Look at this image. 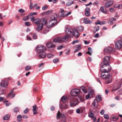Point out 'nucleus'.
Listing matches in <instances>:
<instances>
[{
    "instance_id": "obj_58",
    "label": "nucleus",
    "mask_w": 122,
    "mask_h": 122,
    "mask_svg": "<svg viewBox=\"0 0 122 122\" xmlns=\"http://www.w3.org/2000/svg\"><path fill=\"white\" fill-rule=\"evenodd\" d=\"M68 113L70 114H71L73 112V111L72 110H69L68 111Z\"/></svg>"
},
{
    "instance_id": "obj_41",
    "label": "nucleus",
    "mask_w": 122,
    "mask_h": 122,
    "mask_svg": "<svg viewBox=\"0 0 122 122\" xmlns=\"http://www.w3.org/2000/svg\"><path fill=\"white\" fill-rule=\"evenodd\" d=\"M94 113L92 112H90L88 114L89 117L91 118H92L94 117Z\"/></svg>"
},
{
    "instance_id": "obj_54",
    "label": "nucleus",
    "mask_w": 122,
    "mask_h": 122,
    "mask_svg": "<svg viewBox=\"0 0 122 122\" xmlns=\"http://www.w3.org/2000/svg\"><path fill=\"white\" fill-rule=\"evenodd\" d=\"M67 100H61V101L63 103H65L66 104V103L67 102Z\"/></svg>"
},
{
    "instance_id": "obj_31",
    "label": "nucleus",
    "mask_w": 122,
    "mask_h": 122,
    "mask_svg": "<svg viewBox=\"0 0 122 122\" xmlns=\"http://www.w3.org/2000/svg\"><path fill=\"white\" fill-rule=\"evenodd\" d=\"M19 109L18 107H15L13 109L14 112L15 113H17L19 111Z\"/></svg>"
},
{
    "instance_id": "obj_19",
    "label": "nucleus",
    "mask_w": 122,
    "mask_h": 122,
    "mask_svg": "<svg viewBox=\"0 0 122 122\" xmlns=\"http://www.w3.org/2000/svg\"><path fill=\"white\" fill-rule=\"evenodd\" d=\"M90 9L89 8L87 7L85 10V15L87 16H88L90 15L89 11L90 10Z\"/></svg>"
},
{
    "instance_id": "obj_53",
    "label": "nucleus",
    "mask_w": 122,
    "mask_h": 122,
    "mask_svg": "<svg viewBox=\"0 0 122 122\" xmlns=\"http://www.w3.org/2000/svg\"><path fill=\"white\" fill-rule=\"evenodd\" d=\"M30 9H31L33 7V4L31 3V0H30Z\"/></svg>"
},
{
    "instance_id": "obj_29",
    "label": "nucleus",
    "mask_w": 122,
    "mask_h": 122,
    "mask_svg": "<svg viewBox=\"0 0 122 122\" xmlns=\"http://www.w3.org/2000/svg\"><path fill=\"white\" fill-rule=\"evenodd\" d=\"M99 29V27L98 26H95L94 28V33H96L98 31Z\"/></svg>"
},
{
    "instance_id": "obj_17",
    "label": "nucleus",
    "mask_w": 122,
    "mask_h": 122,
    "mask_svg": "<svg viewBox=\"0 0 122 122\" xmlns=\"http://www.w3.org/2000/svg\"><path fill=\"white\" fill-rule=\"evenodd\" d=\"M8 84V82L7 80H5L1 81V86L4 87H6Z\"/></svg>"
},
{
    "instance_id": "obj_57",
    "label": "nucleus",
    "mask_w": 122,
    "mask_h": 122,
    "mask_svg": "<svg viewBox=\"0 0 122 122\" xmlns=\"http://www.w3.org/2000/svg\"><path fill=\"white\" fill-rule=\"evenodd\" d=\"M99 36V34L98 33H97L96 34H95L94 36V37H95L97 38H98Z\"/></svg>"
},
{
    "instance_id": "obj_61",
    "label": "nucleus",
    "mask_w": 122,
    "mask_h": 122,
    "mask_svg": "<svg viewBox=\"0 0 122 122\" xmlns=\"http://www.w3.org/2000/svg\"><path fill=\"white\" fill-rule=\"evenodd\" d=\"M110 11L111 12H113L114 11V10L113 8H111L110 9Z\"/></svg>"
},
{
    "instance_id": "obj_20",
    "label": "nucleus",
    "mask_w": 122,
    "mask_h": 122,
    "mask_svg": "<svg viewBox=\"0 0 122 122\" xmlns=\"http://www.w3.org/2000/svg\"><path fill=\"white\" fill-rule=\"evenodd\" d=\"M60 107L61 109H65L68 108V107L66 104H60Z\"/></svg>"
},
{
    "instance_id": "obj_62",
    "label": "nucleus",
    "mask_w": 122,
    "mask_h": 122,
    "mask_svg": "<svg viewBox=\"0 0 122 122\" xmlns=\"http://www.w3.org/2000/svg\"><path fill=\"white\" fill-rule=\"evenodd\" d=\"M88 51L89 52H92V49L90 47H88Z\"/></svg>"
},
{
    "instance_id": "obj_6",
    "label": "nucleus",
    "mask_w": 122,
    "mask_h": 122,
    "mask_svg": "<svg viewBox=\"0 0 122 122\" xmlns=\"http://www.w3.org/2000/svg\"><path fill=\"white\" fill-rule=\"evenodd\" d=\"M54 19L50 20L48 23V27H52L56 25L57 21L56 20V17L53 16Z\"/></svg>"
},
{
    "instance_id": "obj_24",
    "label": "nucleus",
    "mask_w": 122,
    "mask_h": 122,
    "mask_svg": "<svg viewBox=\"0 0 122 122\" xmlns=\"http://www.w3.org/2000/svg\"><path fill=\"white\" fill-rule=\"evenodd\" d=\"M14 92V90H12L10 92V93L8 94V95L7 97V98H8V97H10V98H12L14 97L15 96V94H13L11 96V94H12L13 92Z\"/></svg>"
},
{
    "instance_id": "obj_56",
    "label": "nucleus",
    "mask_w": 122,
    "mask_h": 122,
    "mask_svg": "<svg viewBox=\"0 0 122 122\" xmlns=\"http://www.w3.org/2000/svg\"><path fill=\"white\" fill-rule=\"evenodd\" d=\"M29 112L28 109V108H26L24 111V113L25 114Z\"/></svg>"
},
{
    "instance_id": "obj_43",
    "label": "nucleus",
    "mask_w": 122,
    "mask_h": 122,
    "mask_svg": "<svg viewBox=\"0 0 122 122\" xmlns=\"http://www.w3.org/2000/svg\"><path fill=\"white\" fill-rule=\"evenodd\" d=\"M54 55L51 54H49L47 55V57L48 58H52L54 57Z\"/></svg>"
},
{
    "instance_id": "obj_15",
    "label": "nucleus",
    "mask_w": 122,
    "mask_h": 122,
    "mask_svg": "<svg viewBox=\"0 0 122 122\" xmlns=\"http://www.w3.org/2000/svg\"><path fill=\"white\" fill-rule=\"evenodd\" d=\"M112 77L109 73L107 74V84L111 82L112 81Z\"/></svg>"
},
{
    "instance_id": "obj_4",
    "label": "nucleus",
    "mask_w": 122,
    "mask_h": 122,
    "mask_svg": "<svg viewBox=\"0 0 122 122\" xmlns=\"http://www.w3.org/2000/svg\"><path fill=\"white\" fill-rule=\"evenodd\" d=\"M69 36V35H67L63 37H58L56 39H54L53 40V42L55 43H56L57 42H62L66 40H68Z\"/></svg>"
},
{
    "instance_id": "obj_51",
    "label": "nucleus",
    "mask_w": 122,
    "mask_h": 122,
    "mask_svg": "<svg viewBox=\"0 0 122 122\" xmlns=\"http://www.w3.org/2000/svg\"><path fill=\"white\" fill-rule=\"evenodd\" d=\"M112 119H113L114 121H116L118 120V117L117 116H116L113 117H112Z\"/></svg>"
},
{
    "instance_id": "obj_21",
    "label": "nucleus",
    "mask_w": 122,
    "mask_h": 122,
    "mask_svg": "<svg viewBox=\"0 0 122 122\" xmlns=\"http://www.w3.org/2000/svg\"><path fill=\"white\" fill-rule=\"evenodd\" d=\"M33 109H32V111L33 112V114L34 115H36V114L37 112L36 111V109H37V108L36 107V105H35L33 106Z\"/></svg>"
},
{
    "instance_id": "obj_28",
    "label": "nucleus",
    "mask_w": 122,
    "mask_h": 122,
    "mask_svg": "<svg viewBox=\"0 0 122 122\" xmlns=\"http://www.w3.org/2000/svg\"><path fill=\"white\" fill-rule=\"evenodd\" d=\"M58 15L60 17H65L66 16V14L65 13H59L58 14Z\"/></svg>"
},
{
    "instance_id": "obj_38",
    "label": "nucleus",
    "mask_w": 122,
    "mask_h": 122,
    "mask_svg": "<svg viewBox=\"0 0 122 122\" xmlns=\"http://www.w3.org/2000/svg\"><path fill=\"white\" fill-rule=\"evenodd\" d=\"M70 98V97H69V96H68V97L64 95L61 97V99H68Z\"/></svg>"
},
{
    "instance_id": "obj_3",
    "label": "nucleus",
    "mask_w": 122,
    "mask_h": 122,
    "mask_svg": "<svg viewBox=\"0 0 122 122\" xmlns=\"http://www.w3.org/2000/svg\"><path fill=\"white\" fill-rule=\"evenodd\" d=\"M81 93L80 90L77 89H75L71 91V93L72 96L77 97L79 99H83V98L80 94Z\"/></svg>"
},
{
    "instance_id": "obj_13",
    "label": "nucleus",
    "mask_w": 122,
    "mask_h": 122,
    "mask_svg": "<svg viewBox=\"0 0 122 122\" xmlns=\"http://www.w3.org/2000/svg\"><path fill=\"white\" fill-rule=\"evenodd\" d=\"M101 100H94L92 103V107H96L98 105V102L101 101Z\"/></svg>"
},
{
    "instance_id": "obj_55",
    "label": "nucleus",
    "mask_w": 122,
    "mask_h": 122,
    "mask_svg": "<svg viewBox=\"0 0 122 122\" xmlns=\"http://www.w3.org/2000/svg\"><path fill=\"white\" fill-rule=\"evenodd\" d=\"M48 8V7L46 5H45L44 6L42 7V9L43 10H45V9H47Z\"/></svg>"
},
{
    "instance_id": "obj_32",
    "label": "nucleus",
    "mask_w": 122,
    "mask_h": 122,
    "mask_svg": "<svg viewBox=\"0 0 122 122\" xmlns=\"http://www.w3.org/2000/svg\"><path fill=\"white\" fill-rule=\"evenodd\" d=\"M112 58L111 57L107 56V61L108 62V63L110 62L112 60Z\"/></svg>"
},
{
    "instance_id": "obj_26",
    "label": "nucleus",
    "mask_w": 122,
    "mask_h": 122,
    "mask_svg": "<svg viewBox=\"0 0 122 122\" xmlns=\"http://www.w3.org/2000/svg\"><path fill=\"white\" fill-rule=\"evenodd\" d=\"M76 49L74 51V52H78L80 50L81 48V47L80 45H77L76 46Z\"/></svg>"
},
{
    "instance_id": "obj_35",
    "label": "nucleus",
    "mask_w": 122,
    "mask_h": 122,
    "mask_svg": "<svg viewBox=\"0 0 122 122\" xmlns=\"http://www.w3.org/2000/svg\"><path fill=\"white\" fill-rule=\"evenodd\" d=\"M31 68V67L30 66H26L25 68V70L26 71H28L30 70Z\"/></svg>"
},
{
    "instance_id": "obj_22",
    "label": "nucleus",
    "mask_w": 122,
    "mask_h": 122,
    "mask_svg": "<svg viewBox=\"0 0 122 122\" xmlns=\"http://www.w3.org/2000/svg\"><path fill=\"white\" fill-rule=\"evenodd\" d=\"M94 93V92L93 91H91L90 92L88 93V95H86V99H87L89 98L91 95H92Z\"/></svg>"
},
{
    "instance_id": "obj_39",
    "label": "nucleus",
    "mask_w": 122,
    "mask_h": 122,
    "mask_svg": "<svg viewBox=\"0 0 122 122\" xmlns=\"http://www.w3.org/2000/svg\"><path fill=\"white\" fill-rule=\"evenodd\" d=\"M52 11V10H51L45 11L44 12V14L45 15H47L50 14L51 13Z\"/></svg>"
},
{
    "instance_id": "obj_34",
    "label": "nucleus",
    "mask_w": 122,
    "mask_h": 122,
    "mask_svg": "<svg viewBox=\"0 0 122 122\" xmlns=\"http://www.w3.org/2000/svg\"><path fill=\"white\" fill-rule=\"evenodd\" d=\"M74 2L73 1H72V2L71 1H68V2L66 3V5L67 6H70L71 4H73Z\"/></svg>"
},
{
    "instance_id": "obj_49",
    "label": "nucleus",
    "mask_w": 122,
    "mask_h": 122,
    "mask_svg": "<svg viewBox=\"0 0 122 122\" xmlns=\"http://www.w3.org/2000/svg\"><path fill=\"white\" fill-rule=\"evenodd\" d=\"M107 49L106 48L104 49V50L103 51V52L102 53V54L104 55H105L107 54Z\"/></svg>"
},
{
    "instance_id": "obj_14",
    "label": "nucleus",
    "mask_w": 122,
    "mask_h": 122,
    "mask_svg": "<svg viewBox=\"0 0 122 122\" xmlns=\"http://www.w3.org/2000/svg\"><path fill=\"white\" fill-rule=\"evenodd\" d=\"M122 84L119 83L116 85L114 86L113 87V91H116L121 86Z\"/></svg>"
},
{
    "instance_id": "obj_16",
    "label": "nucleus",
    "mask_w": 122,
    "mask_h": 122,
    "mask_svg": "<svg viewBox=\"0 0 122 122\" xmlns=\"http://www.w3.org/2000/svg\"><path fill=\"white\" fill-rule=\"evenodd\" d=\"M46 46L49 48H54L55 46V45L51 42H48L46 44Z\"/></svg>"
},
{
    "instance_id": "obj_9",
    "label": "nucleus",
    "mask_w": 122,
    "mask_h": 122,
    "mask_svg": "<svg viewBox=\"0 0 122 122\" xmlns=\"http://www.w3.org/2000/svg\"><path fill=\"white\" fill-rule=\"evenodd\" d=\"M65 28L66 33V36L69 35V38L70 37V35L72 34L73 32L74 31L73 29H72L71 28L69 27H66Z\"/></svg>"
},
{
    "instance_id": "obj_2",
    "label": "nucleus",
    "mask_w": 122,
    "mask_h": 122,
    "mask_svg": "<svg viewBox=\"0 0 122 122\" xmlns=\"http://www.w3.org/2000/svg\"><path fill=\"white\" fill-rule=\"evenodd\" d=\"M107 56H105L104 58V61H103L100 64L101 67L100 69L101 71H102V73L101 74V77L103 79L107 78V75L105 74V73L107 72L106 69H103V68L106 67L107 66Z\"/></svg>"
},
{
    "instance_id": "obj_8",
    "label": "nucleus",
    "mask_w": 122,
    "mask_h": 122,
    "mask_svg": "<svg viewBox=\"0 0 122 122\" xmlns=\"http://www.w3.org/2000/svg\"><path fill=\"white\" fill-rule=\"evenodd\" d=\"M56 117L57 119H59L60 117L62 118L63 119V120H61L62 122H65L66 117L64 114H61L60 113L59 111H58L56 115Z\"/></svg>"
},
{
    "instance_id": "obj_40",
    "label": "nucleus",
    "mask_w": 122,
    "mask_h": 122,
    "mask_svg": "<svg viewBox=\"0 0 122 122\" xmlns=\"http://www.w3.org/2000/svg\"><path fill=\"white\" fill-rule=\"evenodd\" d=\"M59 59L58 58H56L54 59L53 60V61L54 63H56L59 62Z\"/></svg>"
},
{
    "instance_id": "obj_42",
    "label": "nucleus",
    "mask_w": 122,
    "mask_h": 122,
    "mask_svg": "<svg viewBox=\"0 0 122 122\" xmlns=\"http://www.w3.org/2000/svg\"><path fill=\"white\" fill-rule=\"evenodd\" d=\"M28 19L29 17L28 16H25L23 18V20L24 21L27 20Z\"/></svg>"
},
{
    "instance_id": "obj_45",
    "label": "nucleus",
    "mask_w": 122,
    "mask_h": 122,
    "mask_svg": "<svg viewBox=\"0 0 122 122\" xmlns=\"http://www.w3.org/2000/svg\"><path fill=\"white\" fill-rule=\"evenodd\" d=\"M36 19L35 18V17L33 16H31L30 17V19L33 22H34L35 21Z\"/></svg>"
},
{
    "instance_id": "obj_60",
    "label": "nucleus",
    "mask_w": 122,
    "mask_h": 122,
    "mask_svg": "<svg viewBox=\"0 0 122 122\" xmlns=\"http://www.w3.org/2000/svg\"><path fill=\"white\" fill-rule=\"evenodd\" d=\"M63 47L62 45H61L60 46H58L57 47V49L58 50H60Z\"/></svg>"
},
{
    "instance_id": "obj_1",
    "label": "nucleus",
    "mask_w": 122,
    "mask_h": 122,
    "mask_svg": "<svg viewBox=\"0 0 122 122\" xmlns=\"http://www.w3.org/2000/svg\"><path fill=\"white\" fill-rule=\"evenodd\" d=\"M37 51L38 52V54L40 58H44L46 56L44 51L46 50V47L42 45H38L36 47Z\"/></svg>"
},
{
    "instance_id": "obj_7",
    "label": "nucleus",
    "mask_w": 122,
    "mask_h": 122,
    "mask_svg": "<svg viewBox=\"0 0 122 122\" xmlns=\"http://www.w3.org/2000/svg\"><path fill=\"white\" fill-rule=\"evenodd\" d=\"M72 101H71L70 102V106L71 107H74L79 103L80 101L83 102L85 100H72Z\"/></svg>"
},
{
    "instance_id": "obj_18",
    "label": "nucleus",
    "mask_w": 122,
    "mask_h": 122,
    "mask_svg": "<svg viewBox=\"0 0 122 122\" xmlns=\"http://www.w3.org/2000/svg\"><path fill=\"white\" fill-rule=\"evenodd\" d=\"M115 51V49L114 48H112L110 47H107V52L113 53Z\"/></svg>"
},
{
    "instance_id": "obj_36",
    "label": "nucleus",
    "mask_w": 122,
    "mask_h": 122,
    "mask_svg": "<svg viewBox=\"0 0 122 122\" xmlns=\"http://www.w3.org/2000/svg\"><path fill=\"white\" fill-rule=\"evenodd\" d=\"M17 119L18 121L20 122L22 119V116L20 115H19L17 117Z\"/></svg>"
},
{
    "instance_id": "obj_47",
    "label": "nucleus",
    "mask_w": 122,
    "mask_h": 122,
    "mask_svg": "<svg viewBox=\"0 0 122 122\" xmlns=\"http://www.w3.org/2000/svg\"><path fill=\"white\" fill-rule=\"evenodd\" d=\"M96 99H102V98L101 95H98L96 96Z\"/></svg>"
},
{
    "instance_id": "obj_52",
    "label": "nucleus",
    "mask_w": 122,
    "mask_h": 122,
    "mask_svg": "<svg viewBox=\"0 0 122 122\" xmlns=\"http://www.w3.org/2000/svg\"><path fill=\"white\" fill-rule=\"evenodd\" d=\"M18 12L21 13H23L25 12V10L22 9H20L18 10Z\"/></svg>"
},
{
    "instance_id": "obj_33",
    "label": "nucleus",
    "mask_w": 122,
    "mask_h": 122,
    "mask_svg": "<svg viewBox=\"0 0 122 122\" xmlns=\"http://www.w3.org/2000/svg\"><path fill=\"white\" fill-rule=\"evenodd\" d=\"M84 29L83 27L81 26H79L78 28V30L80 31H82Z\"/></svg>"
},
{
    "instance_id": "obj_37",
    "label": "nucleus",
    "mask_w": 122,
    "mask_h": 122,
    "mask_svg": "<svg viewBox=\"0 0 122 122\" xmlns=\"http://www.w3.org/2000/svg\"><path fill=\"white\" fill-rule=\"evenodd\" d=\"M10 118L9 116L8 115H6L4 116L3 119L5 120H7Z\"/></svg>"
},
{
    "instance_id": "obj_23",
    "label": "nucleus",
    "mask_w": 122,
    "mask_h": 122,
    "mask_svg": "<svg viewBox=\"0 0 122 122\" xmlns=\"http://www.w3.org/2000/svg\"><path fill=\"white\" fill-rule=\"evenodd\" d=\"M113 0H110L107 2V7L111 6L113 4Z\"/></svg>"
},
{
    "instance_id": "obj_50",
    "label": "nucleus",
    "mask_w": 122,
    "mask_h": 122,
    "mask_svg": "<svg viewBox=\"0 0 122 122\" xmlns=\"http://www.w3.org/2000/svg\"><path fill=\"white\" fill-rule=\"evenodd\" d=\"M37 13L36 12L30 13L29 15V16H32L34 15H36Z\"/></svg>"
},
{
    "instance_id": "obj_46",
    "label": "nucleus",
    "mask_w": 122,
    "mask_h": 122,
    "mask_svg": "<svg viewBox=\"0 0 122 122\" xmlns=\"http://www.w3.org/2000/svg\"><path fill=\"white\" fill-rule=\"evenodd\" d=\"M37 36L36 34L34 33L33 34V38L34 39H37Z\"/></svg>"
},
{
    "instance_id": "obj_12",
    "label": "nucleus",
    "mask_w": 122,
    "mask_h": 122,
    "mask_svg": "<svg viewBox=\"0 0 122 122\" xmlns=\"http://www.w3.org/2000/svg\"><path fill=\"white\" fill-rule=\"evenodd\" d=\"M46 21H44V22L43 24H40L39 25L37 28L36 29V30L38 31H40L41 30H42V29L43 27V25H45L46 23Z\"/></svg>"
},
{
    "instance_id": "obj_11",
    "label": "nucleus",
    "mask_w": 122,
    "mask_h": 122,
    "mask_svg": "<svg viewBox=\"0 0 122 122\" xmlns=\"http://www.w3.org/2000/svg\"><path fill=\"white\" fill-rule=\"evenodd\" d=\"M73 31L72 34L76 38H78L80 36L79 33L77 31V29L75 28H73Z\"/></svg>"
},
{
    "instance_id": "obj_64",
    "label": "nucleus",
    "mask_w": 122,
    "mask_h": 122,
    "mask_svg": "<svg viewBox=\"0 0 122 122\" xmlns=\"http://www.w3.org/2000/svg\"><path fill=\"white\" fill-rule=\"evenodd\" d=\"M22 117L25 119H27L28 118V117L26 115H23L22 116Z\"/></svg>"
},
{
    "instance_id": "obj_48",
    "label": "nucleus",
    "mask_w": 122,
    "mask_h": 122,
    "mask_svg": "<svg viewBox=\"0 0 122 122\" xmlns=\"http://www.w3.org/2000/svg\"><path fill=\"white\" fill-rule=\"evenodd\" d=\"M25 24L26 26H29L30 25V22H25Z\"/></svg>"
},
{
    "instance_id": "obj_59",
    "label": "nucleus",
    "mask_w": 122,
    "mask_h": 122,
    "mask_svg": "<svg viewBox=\"0 0 122 122\" xmlns=\"http://www.w3.org/2000/svg\"><path fill=\"white\" fill-rule=\"evenodd\" d=\"M100 21L99 20H98L97 21L95 22V24L96 25L100 24Z\"/></svg>"
},
{
    "instance_id": "obj_63",
    "label": "nucleus",
    "mask_w": 122,
    "mask_h": 122,
    "mask_svg": "<svg viewBox=\"0 0 122 122\" xmlns=\"http://www.w3.org/2000/svg\"><path fill=\"white\" fill-rule=\"evenodd\" d=\"M104 113V110H102L100 112V113L102 115H103Z\"/></svg>"
},
{
    "instance_id": "obj_5",
    "label": "nucleus",
    "mask_w": 122,
    "mask_h": 122,
    "mask_svg": "<svg viewBox=\"0 0 122 122\" xmlns=\"http://www.w3.org/2000/svg\"><path fill=\"white\" fill-rule=\"evenodd\" d=\"M115 47L117 49H120L122 48V40H116L115 42Z\"/></svg>"
},
{
    "instance_id": "obj_25",
    "label": "nucleus",
    "mask_w": 122,
    "mask_h": 122,
    "mask_svg": "<svg viewBox=\"0 0 122 122\" xmlns=\"http://www.w3.org/2000/svg\"><path fill=\"white\" fill-rule=\"evenodd\" d=\"M84 23L86 24H90L91 21L89 19L85 18L83 20Z\"/></svg>"
},
{
    "instance_id": "obj_30",
    "label": "nucleus",
    "mask_w": 122,
    "mask_h": 122,
    "mask_svg": "<svg viewBox=\"0 0 122 122\" xmlns=\"http://www.w3.org/2000/svg\"><path fill=\"white\" fill-rule=\"evenodd\" d=\"M81 89L82 90L84 93H87V90L85 87L82 86L81 87L80 89Z\"/></svg>"
},
{
    "instance_id": "obj_10",
    "label": "nucleus",
    "mask_w": 122,
    "mask_h": 122,
    "mask_svg": "<svg viewBox=\"0 0 122 122\" xmlns=\"http://www.w3.org/2000/svg\"><path fill=\"white\" fill-rule=\"evenodd\" d=\"M44 21H46L44 20V19L43 18H41L40 19L38 18H36L35 21L34 22V23L36 25H38L40 24H42L43 23Z\"/></svg>"
},
{
    "instance_id": "obj_44",
    "label": "nucleus",
    "mask_w": 122,
    "mask_h": 122,
    "mask_svg": "<svg viewBox=\"0 0 122 122\" xmlns=\"http://www.w3.org/2000/svg\"><path fill=\"white\" fill-rule=\"evenodd\" d=\"M100 10H101V11L103 13H107V11L106 10H104L103 9V7L102 6L100 8Z\"/></svg>"
},
{
    "instance_id": "obj_27",
    "label": "nucleus",
    "mask_w": 122,
    "mask_h": 122,
    "mask_svg": "<svg viewBox=\"0 0 122 122\" xmlns=\"http://www.w3.org/2000/svg\"><path fill=\"white\" fill-rule=\"evenodd\" d=\"M108 61H107V68H108V71L107 70V73H108V72L110 71L111 70L112 68L110 66L109 63H108Z\"/></svg>"
}]
</instances>
